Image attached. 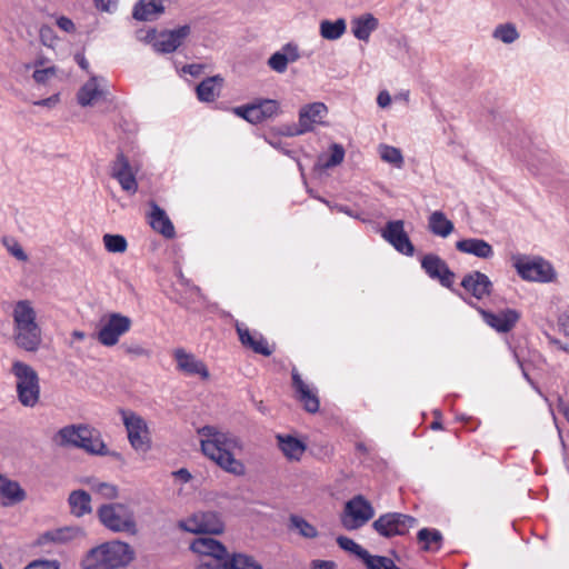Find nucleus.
Here are the masks:
<instances>
[{
  "label": "nucleus",
  "instance_id": "obj_48",
  "mask_svg": "<svg viewBox=\"0 0 569 569\" xmlns=\"http://www.w3.org/2000/svg\"><path fill=\"white\" fill-rule=\"evenodd\" d=\"M337 543L342 550L350 552L351 555L356 556L359 559L367 550L359 543H357L355 540L346 536H339L337 538Z\"/></svg>",
  "mask_w": 569,
  "mask_h": 569
},
{
  "label": "nucleus",
  "instance_id": "obj_42",
  "mask_svg": "<svg viewBox=\"0 0 569 569\" xmlns=\"http://www.w3.org/2000/svg\"><path fill=\"white\" fill-rule=\"evenodd\" d=\"M367 569H391L393 560L386 556L371 555L368 550L360 557Z\"/></svg>",
  "mask_w": 569,
  "mask_h": 569
},
{
  "label": "nucleus",
  "instance_id": "obj_31",
  "mask_svg": "<svg viewBox=\"0 0 569 569\" xmlns=\"http://www.w3.org/2000/svg\"><path fill=\"white\" fill-rule=\"evenodd\" d=\"M417 540L421 543V550L438 552L443 545V536L439 529L422 528L417 532Z\"/></svg>",
  "mask_w": 569,
  "mask_h": 569
},
{
  "label": "nucleus",
  "instance_id": "obj_6",
  "mask_svg": "<svg viewBox=\"0 0 569 569\" xmlns=\"http://www.w3.org/2000/svg\"><path fill=\"white\" fill-rule=\"evenodd\" d=\"M11 372L17 379L16 389L18 400L22 406L33 408L39 402L40 398V385L37 371L30 365L22 361H14Z\"/></svg>",
  "mask_w": 569,
  "mask_h": 569
},
{
  "label": "nucleus",
  "instance_id": "obj_52",
  "mask_svg": "<svg viewBox=\"0 0 569 569\" xmlns=\"http://www.w3.org/2000/svg\"><path fill=\"white\" fill-rule=\"evenodd\" d=\"M159 284L162 288L163 293L172 301L177 300V289L174 283L168 277H160Z\"/></svg>",
  "mask_w": 569,
  "mask_h": 569
},
{
  "label": "nucleus",
  "instance_id": "obj_50",
  "mask_svg": "<svg viewBox=\"0 0 569 569\" xmlns=\"http://www.w3.org/2000/svg\"><path fill=\"white\" fill-rule=\"evenodd\" d=\"M307 132H310V127L300 124V122H298V124H286V126H282L278 130L279 134L286 136V137L301 136V134L307 133Z\"/></svg>",
  "mask_w": 569,
  "mask_h": 569
},
{
  "label": "nucleus",
  "instance_id": "obj_25",
  "mask_svg": "<svg viewBox=\"0 0 569 569\" xmlns=\"http://www.w3.org/2000/svg\"><path fill=\"white\" fill-rule=\"evenodd\" d=\"M276 438L279 449L288 460L300 461L307 450V443L303 440L291 435L281 433H278Z\"/></svg>",
  "mask_w": 569,
  "mask_h": 569
},
{
  "label": "nucleus",
  "instance_id": "obj_44",
  "mask_svg": "<svg viewBox=\"0 0 569 569\" xmlns=\"http://www.w3.org/2000/svg\"><path fill=\"white\" fill-rule=\"evenodd\" d=\"M262 121L273 119L281 113L280 103L274 99L257 98Z\"/></svg>",
  "mask_w": 569,
  "mask_h": 569
},
{
  "label": "nucleus",
  "instance_id": "obj_3",
  "mask_svg": "<svg viewBox=\"0 0 569 569\" xmlns=\"http://www.w3.org/2000/svg\"><path fill=\"white\" fill-rule=\"evenodd\" d=\"M14 342L29 352H34L41 345V329L36 322V311L27 300H20L13 310Z\"/></svg>",
  "mask_w": 569,
  "mask_h": 569
},
{
  "label": "nucleus",
  "instance_id": "obj_20",
  "mask_svg": "<svg viewBox=\"0 0 569 569\" xmlns=\"http://www.w3.org/2000/svg\"><path fill=\"white\" fill-rule=\"evenodd\" d=\"M236 331L239 337L241 345L248 349H251L254 353L269 357L273 353L274 348L269 347L267 339L260 332L253 335L250 330L239 321H236Z\"/></svg>",
  "mask_w": 569,
  "mask_h": 569
},
{
  "label": "nucleus",
  "instance_id": "obj_5",
  "mask_svg": "<svg viewBox=\"0 0 569 569\" xmlns=\"http://www.w3.org/2000/svg\"><path fill=\"white\" fill-rule=\"evenodd\" d=\"M97 517L104 528L112 532H138L133 511L124 503H104L97 510Z\"/></svg>",
  "mask_w": 569,
  "mask_h": 569
},
{
  "label": "nucleus",
  "instance_id": "obj_29",
  "mask_svg": "<svg viewBox=\"0 0 569 569\" xmlns=\"http://www.w3.org/2000/svg\"><path fill=\"white\" fill-rule=\"evenodd\" d=\"M379 27L378 19L372 13H363L351 20V32L358 40L368 41L370 34Z\"/></svg>",
  "mask_w": 569,
  "mask_h": 569
},
{
  "label": "nucleus",
  "instance_id": "obj_41",
  "mask_svg": "<svg viewBox=\"0 0 569 569\" xmlns=\"http://www.w3.org/2000/svg\"><path fill=\"white\" fill-rule=\"evenodd\" d=\"M290 528L298 531V533L307 539H313L318 537L317 528L308 522L303 517L298 515H291L290 518Z\"/></svg>",
  "mask_w": 569,
  "mask_h": 569
},
{
  "label": "nucleus",
  "instance_id": "obj_38",
  "mask_svg": "<svg viewBox=\"0 0 569 569\" xmlns=\"http://www.w3.org/2000/svg\"><path fill=\"white\" fill-rule=\"evenodd\" d=\"M223 79L220 76L208 77L203 79L197 87V97L202 102H212L219 96L216 90V84L222 83Z\"/></svg>",
  "mask_w": 569,
  "mask_h": 569
},
{
  "label": "nucleus",
  "instance_id": "obj_39",
  "mask_svg": "<svg viewBox=\"0 0 569 569\" xmlns=\"http://www.w3.org/2000/svg\"><path fill=\"white\" fill-rule=\"evenodd\" d=\"M103 94V91L98 88L97 77L91 78L78 90L77 100L81 107H88L92 104L94 99H98Z\"/></svg>",
  "mask_w": 569,
  "mask_h": 569
},
{
  "label": "nucleus",
  "instance_id": "obj_40",
  "mask_svg": "<svg viewBox=\"0 0 569 569\" xmlns=\"http://www.w3.org/2000/svg\"><path fill=\"white\" fill-rule=\"evenodd\" d=\"M347 30V23L343 18H338L335 21L322 20L320 22V36L326 40H338Z\"/></svg>",
  "mask_w": 569,
  "mask_h": 569
},
{
  "label": "nucleus",
  "instance_id": "obj_24",
  "mask_svg": "<svg viewBox=\"0 0 569 569\" xmlns=\"http://www.w3.org/2000/svg\"><path fill=\"white\" fill-rule=\"evenodd\" d=\"M151 211L149 213V224L164 238L172 239L176 236L174 226L167 216L166 211L154 201H150Z\"/></svg>",
  "mask_w": 569,
  "mask_h": 569
},
{
  "label": "nucleus",
  "instance_id": "obj_60",
  "mask_svg": "<svg viewBox=\"0 0 569 569\" xmlns=\"http://www.w3.org/2000/svg\"><path fill=\"white\" fill-rule=\"evenodd\" d=\"M332 208H335L337 211L339 212H342L349 217H352V218H356V219H359V220H363L361 218V213L357 210H355L353 208L347 206V204H339V203H336Z\"/></svg>",
  "mask_w": 569,
  "mask_h": 569
},
{
  "label": "nucleus",
  "instance_id": "obj_27",
  "mask_svg": "<svg viewBox=\"0 0 569 569\" xmlns=\"http://www.w3.org/2000/svg\"><path fill=\"white\" fill-rule=\"evenodd\" d=\"M180 371L188 376H199L203 381L210 378V372L206 363L182 349H180Z\"/></svg>",
  "mask_w": 569,
  "mask_h": 569
},
{
  "label": "nucleus",
  "instance_id": "obj_37",
  "mask_svg": "<svg viewBox=\"0 0 569 569\" xmlns=\"http://www.w3.org/2000/svg\"><path fill=\"white\" fill-rule=\"evenodd\" d=\"M0 483V495L3 498L8 499V502H6L4 505L18 503L26 499L27 493L18 481L3 477Z\"/></svg>",
  "mask_w": 569,
  "mask_h": 569
},
{
  "label": "nucleus",
  "instance_id": "obj_51",
  "mask_svg": "<svg viewBox=\"0 0 569 569\" xmlns=\"http://www.w3.org/2000/svg\"><path fill=\"white\" fill-rule=\"evenodd\" d=\"M56 73H57V67L52 66V67H48L44 69H36L32 74V78L34 79V81L37 83L44 84L48 81V79L50 77L56 76Z\"/></svg>",
  "mask_w": 569,
  "mask_h": 569
},
{
  "label": "nucleus",
  "instance_id": "obj_23",
  "mask_svg": "<svg viewBox=\"0 0 569 569\" xmlns=\"http://www.w3.org/2000/svg\"><path fill=\"white\" fill-rule=\"evenodd\" d=\"M300 58L298 46L293 42L286 43L281 50L272 53L268 59V66L271 70L283 73L289 62H295Z\"/></svg>",
  "mask_w": 569,
  "mask_h": 569
},
{
  "label": "nucleus",
  "instance_id": "obj_35",
  "mask_svg": "<svg viewBox=\"0 0 569 569\" xmlns=\"http://www.w3.org/2000/svg\"><path fill=\"white\" fill-rule=\"evenodd\" d=\"M532 143L533 141L531 136H529L526 131H523L521 136H517L515 138L510 137L507 141L510 151L518 158L527 161L530 170H532L533 164L528 159L527 152H530V146Z\"/></svg>",
  "mask_w": 569,
  "mask_h": 569
},
{
  "label": "nucleus",
  "instance_id": "obj_15",
  "mask_svg": "<svg viewBox=\"0 0 569 569\" xmlns=\"http://www.w3.org/2000/svg\"><path fill=\"white\" fill-rule=\"evenodd\" d=\"M381 237L393 247L399 253L412 257L415 254V246L405 230L403 220H390L386 222L381 229Z\"/></svg>",
  "mask_w": 569,
  "mask_h": 569
},
{
  "label": "nucleus",
  "instance_id": "obj_56",
  "mask_svg": "<svg viewBox=\"0 0 569 569\" xmlns=\"http://www.w3.org/2000/svg\"><path fill=\"white\" fill-rule=\"evenodd\" d=\"M204 64L202 63H190L180 68V71L183 73H189L193 78H198L203 73Z\"/></svg>",
  "mask_w": 569,
  "mask_h": 569
},
{
  "label": "nucleus",
  "instance_id": "obj_55",
  "mask_svg": "<svg viewBox=\"0 0 569 569\" xmlns=\"http://www.w3.org/2000/svg\"><path fill=\"white\" fill-rule=\"evenodd\" d=\"M262 117L260 114V108L258 100L254 99L252 102L249 103V123L251 124H259L262 123Z\"/></svg>",
  "mask_w": 569,
  "mask_h": 569
},
{
  "label": "nucleus",
  "instance_id": "obj_2",
  "mask_svg": "<svg viewBox=\"0 0 569 569\" xmlns=\"http://www.w3.org/2000/svg\"><path fill=\"white\" fill-rule=\"evenodd\" d=\"M134 559L132 547L120 540L103 542L90 549L84 559V569H119Z\"/></svg>",
  "mask_w": 569,
  "mask_h": 569
},
{
  "label": "nucleus",
  "instance_id": "obj_63",
  "mask_svg": "<svg viewBox=\"0 0 569 569\" xmlns=\"http://www.w3.org/2000/svg\"><path fill=\"white\" fill-rule=\"evenodd\" d=\"M558 326L566 336H569V312H563L558 317Z\"/></svg>",
  "mask_w": 569,
  "mask_h": 569
},
{
  "label": "nucleus",
  "instance_id": "obj_12",
  "mask_svg": "<svg viewBox=\"0 0 569 569\" xmlns=\"http://www.w3.org/2000/svg\"><path fill=\"white\" fill-rule=\"evenodd\" d=\"M420 264L421 269L430 279L439 281L442 287L450 289L462 300L465 299L461 292L453 289V279L456 274L441 257L436 253H427L421 258Z\"/></svg>",
  "mask_w": 569,
  "mask_h": 569
},
{
  "label": "nucleus",
  "instance_id": "obj_32",
  "mask_svg": "<svg viewBox=\"0 0 569 569\" xmlns=\"http://www.w3.org/2000/svg\"><path fill=\"white\" fill-rule=\"evenodd\" d=\"M346 150L340 143H332L330 146V154L327 157L320 154L313 166L315 171H325L327 169L339 166L345 159Z\"/></svg>",
  "mask_w": 569,
  "mask_h": 569
},
{
  "label": "nucleus",
  "instance_id": "obj_61",
  "mask_svg": "<svg viewBox=\"0 0 569 569\" xmlns=\"http://www.w3.org/2000/svg\"><path fill=\"white\" fill-rule=\"evenodd\" d=\"M557 409L569 423V401L565 400L561 396H558Z\"/></svg>",
  "mask_w": 569,
  "mask_h": 569
},
{
  "label": "nucleus",
  "instance_id": "obj_17",
  "mask_svg": "<svg viewBox=\"0 0 569 569\" xmlns=\"http://www.w3.org/2000/svg\"><path fill=\"white\" fill-rule=\"evenodd\" d=\"M180 306L193 312H200L208 307V299L201 289L192 284L180 271Z\"/></svg>",
  "mask_w": 569,
  "mask_h": 569
},
{
  "label": "nucleus",
  "instance_id": "obj_13",
  "mask_svg": "<svg viewBox=\"0 0 569 569\" xmlns=\"http://www.w3.org/2000/svg\"><path fill=\"white\" fill-rule=\"evenodd\" d=\"M463 301L476 308L483 321L499 333L510 332L521 318V313L516 309L506 308L499 312H493L478 307L475 302L466 298Z\"/></svg>",
  "mask_w": 569,
  "mask_h": 569
},
{
  "label": "nucleus",
  "instance_id": "obj_26",
  "mask_svg": "<svg viewBox=\"0 0 569 569\" xmlns=\"http://www.w3.org/2000/svg\"><path fill=\"white\" fill-rule=\"evenodd\" d=\"M456 249L480 259H490L493 257L492 246L488 241L479 238L461 239L456 242Z\"/></svg>",
  "mask_w": 569,
  "mask_h": 569
},
{
  "label": "nucleus",
  "instance_id": "obj_62",
  "mask_svg": "<svg viewBox=\"0 0 569 569\" xmlns=\"http://www.w3.org/2000/svg\"><path fill=\"white\" fill-rule=\"evenodd\" d=\"M121 347L129 355H134V356H138V357L147 355V350L144 348H142L141 346H139V345H127V343H123Z\"/></svg>",
  "mask_w": 569,
  "mask_h": 569
},
{
  "label": "nucleus",
  "instance_id": "obj_14",
  "mask_svg": "<svg viewBox=\"0 0 569 569\" xmlns=\"http://www.w3.org/2000/svg\"><path fill=\"white\" fill-rule=\"evenodd\" d=\"M223 528V522L214 511L197 512L180 521V530L190 533L220 535Z\"/></svg>",
  "mask_w": 569,
  "mask_h": 569
},
{
  "label": "nucleus",
  "instance_id": "obj_46",
  "mask_svg": "<svg viewBox=\"0 0 569 569\" xmlns=\"http://www.w3.org/2000/svg\"><path fill=\"white\" fill-rule=\"evenodd\" d=\"M103 244L107 251L112 253H122L128 248L127 239L122 234L106 233Z\"/></svg>",
  "mask_w": 569,
  "mask_h": 569
},
{
  "label": "nucleus",
  "instance_id": "obj_19",
  "mask_svg": "<svg viewBox=\"0 0 569 569\" xmlns=\"http://www.w3.org/2000/svg\"><path fill=\"white\" fill-rule=\"evenodd\" d=\"M292 388L296 391V398L302 405V408L309 413H317L320 409V400L316 390L305 383L296 368L291 372Z\"/></svg>",
  "mask_w": 569,
  "mask_h": 569
},
{
  "label": "nucleus",
  "instance_id": "obj_30",
  "mask_svg": "<svg viewBox=\"0 0 569 569\" xmlns=\"http://www.w3.org/2000/svg\"><path fill=\"white\" fill-rule=\"evenodd\" d=\"M164 12L162 3L152 0H138L132 10V18L137 21H153Z\"/></svg>",
  "mask_w": 569,
  "mask_h": 569
},
{
  "label": "nucleus",
  "instance_id": "obj_9",
  "mask_svg": "<svg viewBox=\"0 0 569 569\" xmlns=\"http://www.w3.org/2000/svg\"><path fill=\"white\" fill-rule=\"evenodd\" d=\"M373 515L371 502L362 495H357L346 502L341 523L347 530H355L366 525Z\"/></svg>",
  "mask_w": 569,
  "mask_h": 569
},
{
  "label": "nucleus",
  "instance_id": "obj_11",
  "mask_svg": "<svg viewBox=\"0 0 569 569\" xmlns=\"http://www.w3.org/2000/svg\"><path fill=\"white\" fill-rule=\"evenodd\" d=\"M123 425L128 432V439L133 449L146 452L150 449L148 426L142 417L133 411L119 409Z\"/></svg>",
  "mask_w": 569,
  "mask_h": 569
},
{
  "label": "nucleus",
  "instance_id": "obj_58",
  "mask_svg": "<svg viewBox=\"0 0 569 569\" xmlns=\"http://www.w3.org/2000/svg\"><path fill=\"white\" fill-rule=\"evenodd\" d=\"M117 0H94V6L98 10L103 12H113L117 9Z\"/></svg>",
  "mask_w": 569,
  "mask_h": 569
},
{
  "label": "nucleus",
  "instance_id": "obj_7",
  "mask_svg": "<svg viewBox=\"0 0 569 569\" xmlns=\"http://www.w3.org/2000/svg\"><path fill=\"white\" fill-rule=\"evenodd\" d=\"M418 519L413 516L402 512H386L380 515L373 522V530L386 539L393 537H403L409 533V530L416 527Z\"/></svg>",
  "mask_w": 569,
  "mask_h": 569
},
{
  "label": "nucleus",
  "instance_id": "obj_1",
  "mask_svg": "<svg viewBox=\"0 0 569 569\" xmlns=\"http://www.w3.org/2000/svg\"><path fill=\"white\" fill-rule=\"evenodd\" d=\"M201 451L222 470L234 476H243L244 465L234 458L233 451L241 450L240 439L230 432H221L213 426H204L199 430Z\"/></svg>",
  "mask_w": 569,
  "mask_h": 569
},
{
  "label": "nucleus",
  "instance_id": "obj_28",
  "mask_svg": "<svg viewBox=\"0 0 569 569\" xmlns=\"http://www.w3.org/2000/svg\"><path fill=\"white\" fill-rule=\"evenodd\" d=\"M328 113V108L323 102H312L305 104L299 110V122L300 124L310 127V131H313L315 124L322 123L321 119Z\"/></svg>",
  "mask_w": 569,
  "mask_h": 569
},
{
  "label": "nucleus",
  "instance_id": "obj_49",
  "mask_svg": "<svg viewBox=\"0 0 569 569\" xmlns=\"http://www.w3.org/2000/svg\"><path fill=\"white\" fill-rule=\"evenodd\" d=\"M92 488L96 492L109 500L117 499L119 496L118 487L109 482H99Z\"/></svg>",
  "mask_w": 569,
  "mask_h": 569
},
{
  "label": "nucleus",
  "instance_id": "obj_16",
  "mask_svg": "<svg viewBox=\"0 0 569 569\" xmlns=\"http://www.w3.org/2000/svg\"><path fill=\"white\" fill-rule=\"evenodd\" d=\"M189 549L193 553L210 557L211 560L209 562L212 565L223 562L230 555L221 541L211 537H199L193 539L189 545Z\"/></svg>",
  "mask_w": 569,
  "mask_h": 569
},
{
  "label": "nucleus",
  "instance_id": "obj_8",
  "mask_svg": "<svg viewBox=\"0 0 569 569\" xmlns=\"http://www.w3.org/2000/svg\"><path fill=\"white\" fill-rule=\"evenodd\" d=\"M513 266L523 280L547 283L556 277L552 264L541 257L529 259L520 256L516 258Z\"/></svg>",
  "mask_w": 569,
  "mask_h": 569
},
{
  "label": "nucleus",
  "instance_id": "obj_18",
  "mask_svg": "<svg viewBox=\"0 0 569 569\" xmlns=\"http://www.w3.org/2000/svg\"><path fill=\"white\" fill-rule=\"evenodd\" d=\"M111 177L117 179L121 188L133 194L138 190V182L134 173L131 170L129 159L122 151L117 153L116 159L111 164Z\"/></svg>",
  "mask_w": 569,
  "mask_h": 569
},
{
  "label": "nucleus",
  "instance_id": "obj_21",
  "mask_svg": "<svg viewBox=\"0 0 569 569\" xmlns=\"http://www.w3.org/2000/svg\"><path fill=\"white\" fill-rule=\"evenodd\" d=\"M460 286L471 293L477 300L490 296L493 283L490 278L481 271H472L463 276Z\"/></svg>",
  "mask_w": 569,
  "mask_h": 569
},
{
  "label": "nucleus",
  "instance_id": "obj_45",
  "mask_svg": "<svg viewBox=\"0 0 569 569\" xmlns=\"http://www.w3.org/2000/svg\"><path fill=\"white\" fill-rule=\"evenodd\" d=\"M73 532H74V529L68 528V527L59 528V529L52 530V531H47L40 537L39 543H44V542H49V541L60 542V543L67 542L70 539H72Z\"/></svg>",
  "mask_w": 569,
  "mask_h": 569
},
{
  "label": "nucleus",
  "instance_id": "obj_64",
  "mask_svg": "<svg viewBox=\"0 0 569 569\" xmlns=\"http://www.w3.org/2000/svg\"><path fill=\"white\" fill-rule=\"evenodd\" d=\"M312 569H337V563L332 560H313Z\"/></svg>",
  "mask_w": 569,
  "mask_h": 569
},
{
  "label": "nucleus",
  "instance_id": "obj_4",
  "mask_svg": "<svg viewBox=\"0 0 569 569\" xmlns=\"http://www.w3.org/2000/svg\"><path fill=\"white\" fill-rule=\"evenodd\" d=\"M61 446H71L83 449L90 455L107 456L106 443L100 439L99 433L88 426H67L59 430Z\"/></svg>",
  "mask_w": 569,
  "mask_h": 569
},
{
  "label": "nucleus",
  "instance_id": "obj_54",
  "mask_svg": "<svg viewBox=\"0 0 569 569\" xmlns=\"http://www.w3.org/2000/svg\"><path fill=\"white\" fill-rule=\"evenodd\" d=\"M60 563L57 560H34L24 569H59Z\"/></svg>",
  "mask_w": 569,
  "mask_h": 569
},
{
  "label": "nucleus",
  "instance_id": "obj_59",
  "mask_svg": "<svg viewBox=\"0 0 569 569\" xmlns=\"http://www.w3.org/2000/svg\"><path fill=\"white\" fill-rule=\"evenodd\" d=\"M57 26L64 32L72 33L76 31V26L71 19L61 16L57 19Z\"/></svg>",
  "mask_w": 569,
  "mask_h": 569
},
{
  "label": "nucleus",
  "instance_id": "obj_33",
  "mask_svg": "<svg viewBox=\"0 0 569 569\" xmlns=\"http://www.w3.org/2000/svg\"><path fill=\"white\" fill-rule=\"evenodd\" d=\"M429 231L438 237L447 238L455 230V224L442 211H435L428 219Z\"/></svg>",
  "mask_w": 569,
  "mask_h": 569
},
{
  "label": "nucleus",
  "instance_id": "obj_36",
  "mask_svg": "<svg viewBox=\"0 0 569 569\" xmlns=\"http://www.w3.org/2000/svg\"><path fill=\"white\" fill-rule=\"evenodd\" d=\"M152 48L161 54L174 52L178 49V28L160 31Z\"/></svg>",
  "mask_w": 569,
  "mask_h": 569
},
{
  "label": "nucleus",
  "instance_id": "obj_34",
  "mask_svg": "<svg viewBox=\"0 0 569 569\" xmlns=\"http://www.w3.org/2000/svg\"><path fill=\"white\" fill-rule=\"evenodd\" d=\"M71 513L76 517H82L92 511L91 496L82 489L73 490L68 498Z\"/></svg>",
  "mask_w": 569,
  "mask_h": 569
},
{
  "label": "nucleus",
  "instance_id": "obj_57",
  "mask_svg": "<svg viewBox=\"0 0 569 569\" xmlns=\"http://www.w3.org/2000/svg\"><path fill=\"white\" fill-rule=\"evenodd\" d=\"M266 141L274 149L280 150L283 154L290 157L293 160H297V152L295 150H290V149L286 148L283 146V143L281 142V140H272V139L266 138Z\"/></svg>",
  "mask_w": 569,
  "mask_h": 569
},
{
  "label": "nucleus",
  "instance_id": "obj_10",
  "mask_svg": "<svg viewBox=\"0 0 569 569\" xmlns=\"http://www.w3.org/2000/svg\"><path fill=\"white\" fill-rule=\"evenodd\" d=\"M132 320L128 316L111 312L101 319L97 339L102 346L112 347L119 342L122 335L130 330Z\"/></svg>",
  "mask_w": 569,
  "mask_h": 569
},
{
  "label": "nucleus",
  "instance_id": "obj_22",
  "mask_svg": "<svg viewBox=\"0 0 569 569\" xmlns=\"http://www.w3.org/2000/svg\"><path fill=\"white\" fill-rule=\"evenodd\" d=\"M200 568L206 569H263L262 566L254 560L252 556L233 552L228 558L219 563L212 565L211 562H201Z\"/></svg>",
  "mask_w": 569,
  "mask_h": 569
},
{
  "label": "nucleus",
  "instance_id": "obj_47",
  "mask_svg": "<svg viewBox=\"0 0 569 569\" xmlns=\"http://www.w3.org/2000/svg\"><path fill=\"white\" fill-rule=\"evenodd\" d=\"M380 157L383 161L400 167L403 163V157L400 149L382 144L380 149Z\"/></svg>",
  "mask_w": 569,
  "mask_h": 569
},
{
  "label": "nucleus",
  "instance_id": "obj_53",
  "mask_svg": "<svg viewBox=\"0 0 569 569\" xmlns=\"http://www.w3.org/2000/svg\"><path fill=\"white\" fill-rule=\"evenodd\" d=\"M137 39L139 41H142L147 44H151L153 47V43L156 42L157 38L159 37V32L156 28H150L147 30L143 34V30H138L136 32Z\"/></svg>",
  "mask_w": 569,
  "mask_h": 569
},
{
  "label": "nucleus",
  "instance_id": "obj_43",
  "mask_svg": "<svg viewBox=\"0 0 569 569\" xmlns=\"http://www.w3.org/2000/svg\"><path fill=\"white\" fill-rule=\"evenodd\" d=\"M493 38L502 41L506 44L515 42L519 38V32L512 23H503L496 27Z\"/></svg>",
  "mask_w": 569,
  "mask_h": 569
}]
</instances>
